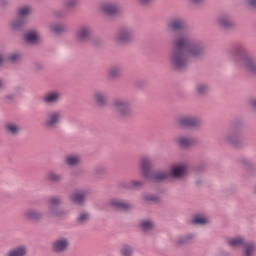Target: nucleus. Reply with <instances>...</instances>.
Listing matches in <instances>:
<instances>
[{
  "label": "nucleus",
  "mask_w": 256,
  "mask_h": 256,
  "mask_svg": "<svg viewBox=\"0 0 256 256\" xmlns=\"http://www.w3.org/2000/svg\"><path fill=\"white\" fill-rule=\"evenodd\" d=\"M52 31H53V33H61V31H63V27H61V26H54L52 28Z\"/></svg>",
  "instance_id": "f704fd0d"
},
{
  "label": "nucleus",
  "mask_w": 256,
  "mask_h": 256,
  "mask_svg": "<svg viewBox=\"0 0 256 256\" xmlns=\"http://www.w3.org/2000/svg\"><path fill=\"white\" fill-rule=\"evenodd\" d=\"M151 169V160L148 157H143L140 160V171L146 179L151 177L149 170Z\"/></svg>",
  "instance_id": "9d476101"
},
{
  "label": "nucleus",
  "mask_w": 256,
  "mask_h": 256,
  "mask_svg": "<svg viewBox=\"0 0 256 256\" xmlns=\"http://www.w3.org/2000/svg\"><path fill=\"white\" fill-rule=\"evenodd\" d=\"M86 194L84 192H74L70 199L73 203L77 205H81L85 201Z\"/></svg>",
  "instance_id": "f3484780"
},
{
  "label": "nucleus",
  "mask_w": 256,
  "mask_h": 256,
  "mask_svg": "<svg viewBox=\"0 0 256 256\" xmlns=\"http://www.w3.org/2000/svg\"><path fill=\"white\" fill-rule=\"evenodd\" d=\"M192 3H201L202 0H190Z\"/></svg>",
  "instance_id": "37998d69"
},
{
  "label": "nucleus",
  "mask_w": 256,
  "mask_h": 256,
  "mask_svg": "<svg viewBox=\"0 0 256 256\" xmlns=\"http://www.w3.org/2000/svg\"><path fill=\"white\" fill-rule=\"evenodd\" d=\"M5 61V58H3V56L0 55V65H2Z\"/></svg>",
  "instance_id": "79ce46f5"
},
{
  "label": "nucleus",
  "mask_w": 256,
  "mask_h": 256,
  "mask_svg": "<svg viewBox=\"0 0 256 256\" xmlns=\"http://www.w3.org/2000/svg\"><path fill=\"white\" fill-rule=\"evenodd\" d=\"M187 173V166L185 164L173 166L170 170V174L167 172H156L151 178L153 181H163L169 179V177H183Z\"/></svg>",
  "instance_id": "f03ea898"
},
{
  "label": "nucleus",
  "mask_w": 256,
  "mask_h": 256,
  "mask_svg": "<svg viewBox=\"0 0 256 256\" xmlns=\"http://www.w3.org/2000/svg\"><path fill=\"white\" fill-rule=\"evenodd\" d=\"M205 91H207V86L201 84V85H198L197 87V93H199L200 95L205 93Z\"/></svg>",
  "instance_id": "72a5a7b5"
},
{
  "label": "nucleus",
  "mask_w": 256,
  "mask_h": 256,
  "mask_svg": "<svg viewBox=\"0 0 256 256\" xmlns=\"http://www.w3.org/2000/svg\"><path fill=\"white\" fill-rule=\"evenodd\" d=\"M61 205V199L51 198L49 202V215L51 217H61V212L57 211V206Z\"/></svg>",
  "instance_id": "9b49d317"
},
{
  "label": "nucleus",
  "mask_w": 256,
  "mask_h": 256,
  "mask_svg": "<svg viewBox=\"0 0 256 256\" xmlns=\"http://www.w3.org/2000/svg\"><path fill=\"white\" fill-rule=\"evenodd\" d=\"M203 53V46L193 41L189 34L181 32L174 41V50L170 54V61L174 67L181 69L187 65L189 59H195Z\"/></svg>",
  "instance_id": "f257e3e1"
},
{
  "label": "nucleus",
  "mask_w": 256,
  "mask_h": 256,
  "mask_svg": "<svg viewBox=\"0 0 256 256\" xmlns=\"http://www.w3.org/2000/svg\"><path fill=\"white\" fill-rule=\"evenodd\" d=\"M178 243H183V240L179 239V240H178Z\"/></svg>",
  "instance_id": "c03bdc74"
},
{
  "label": "nucleus",
  "mask_w": 256,
  "mask_h": 256,
  "mask_svg": "<svg viewBox=\"0 0 256 256\" xmlns=\"http://www.w3.org/2000/svg\"><path fill=\"white\" fill-rule=\"evenodd\" d=\"M2 85H3V82L0 80V87H2Z\"/></svg>",
  "instance_id": "a18cd8bd"
},
{
  "label": "nucleus",
  "mask_w": 256,
  "mask_h": 256,
  "mask_svg": "<svg viewBox=\"0 0 256 256\" xmlns=\"http://www.w3.org/2000/svg\"><path fill=\"white\" fill-rule=\"evenodd\" d=\"M102 11L106 15H115V13H117L118 11V8L116 5H113V4H105L102 6Z\"/></svg>",
  "instance_id": "aec40b11"
},
{
  "label": "nucleus",
  "mask_w": 256,
  "mask_h": 256,
  "mask_svg": "<svg viewBox=\"0 0 256 256\" xmlns=\"http://www.w3.org/2000/svg\"><path fill=\"white\" fill-rule=\"evenodd\" d=\"M181 127H197L201 121L196 117L183 116L178 121Z\"/></svg>",
  "instance_id": "1a4fd4ad"
},
{
  "label": "nucleus",
  "mask_w": 256,
  "mask_h": 256,
  "mask_svg": "<svg viewBox=\"0 0 256 256\" xmlns=\"http://www.w3.org/2000/svg\"><path fill=\"white\" fill-rule=\"evenodd\" d=\"M25 41L27 43H37L39 41V34L35 31L28 32L25 36Z\"/></svg>",
  "instance_id": "4be33fe9"
},
{
  "label": "nucleus",
  "mask_w": 256,
  "mask_h": 256,
  "mask_svg": "<svg viewBox=\"0 0 256 256\" xmlns=\"http://www.w3.org/2000/svg\"><path fill=\"white\" fill-rule=\"evenodd\" d=\"M112 108L118 117H128L133 111L131 102L123 99L114 100Z\"/></svg>",
  "instance_id": "7ed1b4c3"
},
{
  "label": "nucleus",
  "mask_w": 256,
  "mask_h": 256,
  "mask_svg": "<svg viewBox=\"0 0 256 256\" xmlns=\"http://www.w3.org/2000/svg\"><path fill=\"white\" fill-rule=\"evenodd\" d=\"M169 27L172 31H181V29L185 27V24L183 23V20L176 18L169 23Z\"/></svg>",
  "instance_id": "a211bd4d"
},
{
  "label": "nucleus",
  "mask_w": 256,
  "mask_h": 256,
  "mask_svg": "<svg viewBox=\"0 0 256 256\" xmlns=\"http://www.w3.org/2000/svg\"><path fill=\"white\" fill-rule=\"evenodd\" d=\"M25 255H27V247L25 246L15 247L7 253V256H25Z\"/></svg>",
  "instance_id": "dca6fc26"
},
{
  "label": "nucleus",
  "mask_w": 256,
  "mask_h": 256,
  "mask_svg": "<svg viewBox=\"0 0 256 256\" xmlns=\"http://www.w3.org/2000/svg\"><path fill=\"white\" fill-rule=\"evenodd\" d=\"M177 143L181 147H189V145H191V139L187 137H180L177 139Z\"/></svg>",
  "instance_id": "393cba45"
},
{
  "label": "nucleus",
  "mask_w": 256,
  "mask_h": 256,
  "mask_svg": "<svg viewBox=\"0 0 256 256\" xmlns=\"http://www.w3.org/2000/svg\"><path fill=\"white\" fill-rule=\"evenodd\" d=\"M138 1H139V3L145 4V3H149V1H151V0H138Z\"/></svg>",
  "instance_id": "a19ab883"
},
{
  "label": "nucleus",
  "mask_w": 256,
  "mask_h": 256,
  "mask_svg": "<svg viewBox=\"0 0 256 256\" xmlns=\"http://www.w3.org/2000/svg\"><path fill=\"white\" fill-rule=\"evenodd\" d=\"M114 39L116 43H128V41L133 39V30L130 28H123L117 32Z\"/></svg>",
  "instance_id": "0eeeda50"
},
{
  "label": "nucleus",
  "mask_w": 256,
  "mask_h": 256,
  "mask_svg": "<svg viewBox=\"0 0 256 256\" xmlns=\"http://www.w3.org/2000/svg\"><path fill=\"white\" fill-rule=\"evenodd\" d=\"M90 33H91V29L89 27L87 26L81 27L76 33L77 41H86Z\"/></svg>",
  "instance_id": "4468645a"
},
{
  "label": "nucleus",
  "mask_w": 256,
  "mask_h": 256,
  "mask_svg": "<svg viewBox=\"0 0 256 256\" xmlns=\"http://www.w3.org/2000/svg\"><path fill=\"white\" fill-rule=\"evenodd\" d=\"M20 58L21 56H19V54H12L8 58V61H10L11 63H15L16 61H19Z\"/></svg>",
  "instance_id": "2f4dec72"
},
{
  "label": "nucleus",
  "mask_w": 256,
  "mask_h": 256,
  "mask_svg": "<svg viewBox=\"0 0 256 256\" xmlns=\"http://www.w3.org/2000/svg\"><path fill=\"white\" fill-rule=\"evenodd\" d=\"M59 99H61V94L58 91L48 92L43 97L44 103H57Z\"/></svg>",
  "instance_id": "ddd939ff"
},
{
  "label": "nucleus",
  "mask_w": 256,
  "mask_h": 256,
  "mask_svg": "<svg viewBox=\"0 0 256 256\" xmlns=\"http://www.w3.org/2000/svg\"><path fill=\"white\" fill-rule=\"evenodd\" d=\"M110 77H117L119 75V68H111L109 70Z\"/></svg>",
  "instance_id": "473e14b6"
},
{
  "label": "nucleus",
  "mask_w": 256,
  "mask_h": 256,
  "mask_svg": "<svg viewBox=\"0 0 256 256\" xmlns=\"http://www.w3.org/2000/svg\"><path fill=\"white\" fill-rule=\"evenodd\" d=\"M108 205L113 207V209H119L120 211H129V209H131V204L118 199H111Z\"/></svg>",
  "instance_id": "f8f14e48"
},
{
  "label": "nucleus",
  "mask_w": 256,
  "mask_h": 256,
  "mask_svg": "<svg viewBox=\"0 0 256 256\" xmlns=\"http://www.w3.org/2000/svg\"><path fill=\"white\" fill-rule=\"evenodd\" d=\"M228 245L230 247H244V255L252 256L255 253V244L245 243L241 238H232L228 240Z\"/></svg>",
  "instance_id": "39448f33"
},
{
  "label": "nucleus",
  "mask_w": 256,
  "mask_h": 256,
  "mask_svg": "<svg viewBox=\"0 0 256 256\" xmlns=\"http://www.w3.org/2000/svg\"><path fill=\"white\" fill-rule=\"evenodd\" d=\"M67 247H69V240L67 238H59L52 244L54 253H63V251H67Z\"/></svg>",
  "instance_id": "6e6552de"
},
{
  "label": "nucleus",
  "mask_w": 256,
  "mask_h": 256,
  "mask_svg": "<svg viewBox=\"0 0 256 256\" xmlns=\"http://www.w3.org/2000/svg\"><path fill=\"white\" fill-rule=\"evenodd\" d=\"M21 25H23V22H16L13 24V27L17 29V27H21Z\"/></svg>",
  "instance_id": "58836bf2"
},
{
  "label": "nucleus",
  "mask_w": 256,
  "mask_h": 256,
  "mask_svg": "<svg viewBox=\"0 0 256 256\" xmlns=\"http://www.w3.org/2000/svg\"><path fill=\"white\" fill-rule=\"evenodd\" d=\"M77 221H78V223H85V222L89 221V214H87L85 212L79 214Z\"/></svg>",
  "instance_id": "c756f323"
},
{
  "label": "nucleus",
  "mask_w": 256,
  "mask_h": 256,
  "mask_svg": "<svg viewBox=\"0 0 256 256\" xmlns=\"http://www.w3.org/2000/svg\"><path fill=\"white\" fill-rule=\"evenodd\" d=\"M247 3L250 7H256V0H247Z\"/></svg>",
  "instance_id": "e433bc0d"
},
{
  "label": "nucleus",
  "mask_w": 256,
  "mask_h": 256,
  "mask_svg": "<svg viewBox=\"0 0 256 256\" xmlns=\"http://www.w3.org/2000/svg\"><path fill=\"white\" fill-rule=\"evenodd\" d=\"M218 23L221 27H229L231 25L229 18H220L218 20Z\"/></svg>",
  "instance_id": "7c9ffc66"
},
{
  "label": "nucleus",
  "mask_w": 256,
  "mask_h": 256,
  "mask_svg": "<svg viewBox=\"0 0 256 256\" xmlns=\"http://www.w3.org/2000/svg\"><path fill=\"white\" fill-rule=\"evenodd\" d=\"M25 219H29L30 221H39L43 215L39 213L37 210L28 209L24 212Z\"/></svg>",
  "instance_id": "2eb2a0df"
},
{
  "label": "nucleus",
  "mask_w": 256,
  "mask_h": 256,
  "mask_svg": "<svg viewBox=\"0 0 256 256\" xmlns=\"http://www.w3.org/2000/svg\"><path fill=\"white\" fill-rule=\"evenodd\" d=\"M62 117L63 113L61 111L49 112L44 121V127H47L48 129H53V127H56L57 123L61 121Z\"/></svg>",
  "instance_id": "423d86ee"
},
{
  "label": "nucleus",
  "mask_w": 256,
  "mask_h": 256,
  "mask_svg": "<svg viewBox=\"0 0 256 256\" xmlns=\"http://www.w3.org/2000/svg\"><path fill=\"white\" fill-rule=\"evenodd\" d=\"M65 161L67 165H70L71 167H75V165H79V163H81V156L70 155L66 157Z\"/></svg>",
  "instance_id": "6ab92c4d"
},
{
  "label": "nucleus",
  "mask_w": 256,
  "mask_h": 256,
  "mask_svg": "<svg viewBox=\"0 0 256 256\" xmlns=\"http://www.w3.org/2000/svg\"><path fill=\"white\" fill-rule=\"evenodd\" d=\"M47 178H48L49 181H54V182L61 181V175H59L55 172H50L47 175Z\"/></svg>",
  "instance_id": "cd10ccee"
},
{
  "label": "nucleus",
  "mask_w": 256,
  "mask_h": 256,
  "mask_svg": "<svg viewBox=\"0 0 256 256\" xmlns=\"http://www.w3.org/2000/svg\"><path fill=\"white\" fill-rule=\"evenodd\" d=\"M133 254V249L131 247L124 245L121 249V255L123 256H131Z\"/></svg>",
  "instance_id": "c85d7f7f"
},
{
  "label": "nucleus",
  "mask_w": 256,
  "mask_h": 256,
  "mask_svg": "<svg viewBox=\"0 0 256 256\" xmlns=\"http://www.w3.org/2000/svg\"><path fill=\"white\" fill-rule=\"evenodd\" d=\"M130 187H141V181L130 182Z\"/></svg>",
  "instance_id": "c9c22d12"
},
{
  "label": "nucleus",
  "mask_w": 256,
  "mask_h": 256,
  "mask_svg": "<svg viewBox=\"0 0 256 256\" xmlns=\"http://www.w3.org/2000/svg\"><path fill=\"white\" fill-rule=\"evenodd\" d=\"M250 105L253 107V109H256V99L251 100Z\"/></svg>",
  "instance_id": "4c0bfd02"
},
{
  "label": "nucleus",
  "mask_w": 256,
  "mask_h": 256,
  "mask_svg": "<svg viewBox=\"0 0 256 256\" xmlns=\"http://www.w3.org/2000/svg\"><path fill=\"white\" fill-rule=\"evenodd\" d=\"M142 231H151L153 229V222L146 220L141 223Z\"/></svg>",
  "instance_id": "bb28decb"
},
{
  "label": "nucleus",
  "mask_w": 256,
  "mask_h": 256,
  "mask_svg": "<svg viewBox=\"0 0 256 256\" xmlns=\"http://www.w3.org/2000/svg\"><path fill=\"white\" fill-rule=\"evenodd\" d=\"M236 59L239 61L240 65L250 73L251 75H256V62L251 57L245 55L243 52L236 53Z\"/></svg>",
  "instance_id": "20e7f679"
},
{
  "label": "nucleus",
  "mask_w": 256,
  "mask_h": 256,
  "mask_svg": "<svg viewBox=\"0 0 256 256\" xmlns=\"http://www.w3.org/2000/svg\"><path fill=\"white\" fill-rule=\"evenodd\" d=\"M31 13V8L24 6L18 10V15L20 19H23V17H27Z\"/></svg>",
  "instance_id": "a878e982"
},
{
  "label": "nucleus",
  "mask_w": 256,
  "mask_h": 256,
  "mask_svg": "<svg viewBox=\"0 0 256 256\" xmlns=\"http://www.w3.org/2000/svg\"><path fill=\"white\" fill-rule=\"evenodd\" d=\"M192 223L193 225H207V223H209V219H207V216L196 215L192 219Z\"/></svg>",
  "instance_id": "412c9836"
},
{
  "label": "nucleus",
  "mask_w": 256,
  "mask_h": 256,
  "mask_svg": "<svg viewBox=\"0 0 256 256\" xmlns=\"http://www.w3.org/2000/svg\"><path fill=\"white\" fill-rule=\"evenodd\" d=\"M94 99L99 106H103L105 103H107V97L101 92H96L94 94Z\"/></svg>",
  "instance_id": "5701e85b"
},
{
  "label": "nucleus",
  "mask_w": 256,
  "mask_h": 256,
  "mask_svg": "<svg viewBox=\"0 0 256 256\" xmlns=\"http://www.w3.org/2000/svg\"><path fill=\"white\" fill-rule=\"evenodd\" d=\"M146 201H155V197H146Z\"/></svg>",
  "instance_id": "ea45409f"
},
{
  "label": "nucleus",
  "mask_w": 256,
  "mask_h": 256,
  "mask_svg": "<svg viewBox=\"0 0 256 256\" xmlns=\"http://www.w3.org/2000/svg\"><path fill=\"white\" fill-rule=\"evenodd\" d=\"M6 131L10 135H17V133H19V127L17 126V124L9 123L6 124Z\"/></svg>",
  "instance_id": "b1692460"
}]
</instances>
